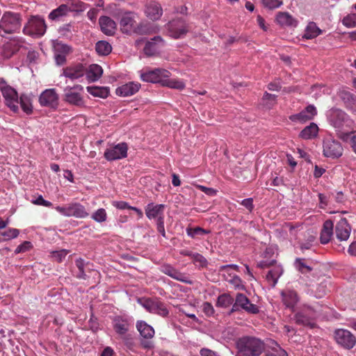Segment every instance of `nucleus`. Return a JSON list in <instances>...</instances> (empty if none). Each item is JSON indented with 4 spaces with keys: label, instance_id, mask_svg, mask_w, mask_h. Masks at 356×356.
Masks as SVG:
<instances>
[{
    "label": "nucleus",
    "instance_id": "1",
    "mask_svg": "<svg viewBox=\"0 0 356 356\" xmlns=\"http://www.w3.org/2000/svg\"><path fill=\"white\" fill-rule=\"evenodd\" d=\"M327 118L330 124L341 133L343 138L353 132L354 122L343 111L332 108L327 111Z\"/></svg>",
    "mask_w": 356,
    "mask_h": 356
},
{
    "label": "nucleus",
    "instance_id": "2",
    "mask_svg": "<svg viewBox=\"0 0 356 356\" xmlns=\"http://www.w3.org/2000/svg\"><path fill=\"white\" fill-rule=\"evenodd\" d=\"M138 16L134 12L124 13L120 20V27L122 33L127 34L138 33L145 34L147 31L143 23L137 22Z\"/></svg>",
    "mask_w": 356,
    "mask_h": 356
},
{
    "label": "nucleus",
    "instance_id": "3",
    "mask_svg": "<svg viewBox=\"0 0 356 356\" xmlns=\"http://www.w3.org/2000/svg\"><path fill=\"white\" fill-rule=\"evenodd\" d=\"M237 347L239 353L259 356L264 350L265 345L259 339L245 337L238 340Z\"/></svg>",
    "mask_w": 356,
    "mask_h": 356
},
{
    "label": "nucleus",
    "instance_id": "4",
    "mask_svg": "<svg viewBox=\"0 0 356 356\" xmlns=\"http://www.w3.org/2000/svg\"><path fill=\"white\" fill-rule=\"evenodd\" d=\"M22 17L19 13L5 12L0 20V27L4 34H12L20 31Z\"/></svg>",
    "mask_w": 356,
    "mask_h": 356
},
{
    "label": "nucleus",
    "instance_id": "5",
    "mask_svg": "<svg viewBox=\"0 0 356 356\" xmlns=\"http://www.w3.org/2000/svg\"><path fill=\"white\" fill-rule=\"evenodd\" d=\"M47 30V25L43 17L39 15H31L23 28L25 35L33 37L42 36Z\"/></svg>",
    "mask_w": 356,
    "mask_h": 356
},
{
    "label": "nucleus",
    "instance_id": "6",
    "mask_svg": "<svg viewBox=\"0 0 356 356\" xmlns=\"http://www.w3.org/2000/svg\"><path fill=\"white\" fill-rule=\"evenodd\" d=\"M83 92V87L81 85L67 86L64 89L63 101L70 105L82 107L85 104Z\"/></svg>",
    "mask_w": 356,
    "mask_h": 356
},
{
    "label": "nucleus",
    "instance_id": "7",
    "mask_svg": "<svg viewBox=\"0 0 356 356\" xmlns=\"http://www.w3.org/2000/svg\"><path fill=\"white\" fill-rule=\"evenodd\" d=\"M55 209L61 215L76 218H86L89 213L86 207L79 202H70L63 206H57Z\"/></svg>",
    "mask_w": 356,
    "mask_h": 356
},
{
    "label": "nucleus",
    "instance_id": "8",
    "mask_svg": "<svg viewBox=\"0 0 356 356\" xmlns=\"http://www.w3.org/2000/svg\"><path fill=\"white\" fill-rule=\"evenodd\" d=\"M333 336L336 343L343 349L350 350L356 345V337L348 330L337 329Z\"/></svg>",
    "mask_w": 356,
    "mask_h": 356
},
{
    "label": "nucleus",
    "instance_id": "9",
    "mask_svg": "<svg viewBox=\"0 0 356 356\" xmlns=\"http://www.w3.org/2000/svg\"><path fill=\"white\" fill-rule=\"evenodd\" d=\"M170 72L163 68L149 69L146 68L140 72V79L145 82L159 83L162 84L163 78H168Z\"/></svg>",
    "mask_w": 356,
    "mask_h": 356
},
{
    "label": "nucleus",
    "instance_id": "10",
    "mask_svg": "<svg viewBox=\"0 0 356 356\" xmlns=\"http://www.w3.org/2000/svg\"><path fill=\"white\" fill-rule=\"evenodd\" d=\"M257 267L259 268H266L273 267L270 269L266 276V280L271 284L272 286H275L277 282L279 277L282 275L283 270L280 265L276 264V261L272 259L270 261L264 260L261 261L257 264Z\"/></svg>",
    "mask_w": 356,
    "mask_h": 356
},
{
    "label": "nucleus",
    "instance_id": "11",
    "mask_svg": "<svg viewBox=\"0 0 356 356\" xmlns=\"http://www.w3.org/2000/svg\"><path fill=\"white\" fill-rule=\"evenodd\" d=\"M323 153L325 157L338 159L343 155V148L341 143L333 138H325L323 143Z\"/></svg>",
    "mask_w": 356,
    "mask_h": 356
},
{
    "label": "nucleus",
    "instance_id": "12",
    "mask_svg": "<svg viewBox=\"0 0 356 356\" xmlns=\"http://www.w3.org/2000/svg\"><path fill=\"white\" fill-rule=\"evenodd\" d=\"M141 305L149 312L166 317L169 311L165 303L159 299L147 298L140 300Z\"/></svg>",
    "mask_w": 356,
    "mask_h": 356
},
{
    "label": "nucleus",
    "instance_id": "13",
    "mask_svg": "<svg viewBox=\"0 0 356 356\" xmlns=\"http://www.w3.org/2000/svg\"><path fill=\"white\" fill-rule=\"evenodd\" d=\"M314 316L315 311L310 307L305 305L301 311L295 314L294 320L298 325L313 328L315 327V323L312 321Z\"/></svg>",
    "mask_w": 356,
    "mask_h": 356
},
{
    "label": "nucleus",
    "instance_id": "14",
    "mask_svg": "<svg viewBox=\"0 0 356 356\" xmlns=\"http://www.w3.org/2000/svg\"><path fill=\"white\" fill-rule=\"evenodd\" d=\"M128 145L126 143H120L107 148L104 152V158L108 161L120 160L127 156Z\"/></svg>",
    "mask_w": 356,
    "mask_h": 356
},
{
    "label": "nucleus",
    "instance_id": "15",
    "mask_svg": "<svg viewBox=\"0 0 356 356\" xmlns=\"http://www.w3.org/2000/svg\"><path fill=\"white\" fill-rule=\"evenodd\" d=\"M2 95L5 99L6 105L14 113H18L19 97L15 89L10 86L6 85L2 89Z\"/></svg>",
    "mask_w": 356,
    "mask_h": 356
},
{
    "label": "nucleus",
    "instance_id": "16",
    "mask_svg": "<svg viewBox=\"0 0 356 356\" xmlns=\"http://www.w3.org/2000/svg\"><path fill=\"white\" fill-rule=\"evenodd\" d=\"M168 26L170 35L175 39L183 38L189 30L188 25L181 18L170 22Z\"/></svg>",
    "mask_w": 356,
    "mask_h": 356
},
{
    "label": "nucleus",
    "instance_id": "17",
    "mask_svg": "<svg viewBox=\"0 0 356 356\" xmlns=\"http://www.w3.org/2000/svg\"><path fill=\"white\" fill-rule=\"evenodd\" d=\"M280 294L284 305L291 312H294L296 305L300 301L298 292L293 289L286 288L282 290Z\"/></svg>",
    "mask_w": 356,
    "mask_h": 356
},
{
    "label": "nucleus",
    "instance_id": "18",
    "mask_svg": "<svg viewBox=\"0 0 356 356\" xmlns=\"http://www.w3.org/2000/svg\"><path fill=\"white\" fill-rule=\"evenodd\" d=\"M39 102L42 106L55 108L58 105V95L54 88L47 89L40 94Z\"/></svg>",
    "mask_w": 356,
    "mask_h": 356
},
{
    "label": "nucleus",
    "instance_id": "19",
    "mask_svg": "<svg viewBox=\"0 0 356 356\" xmlns=\"http://www.w3.org/2000/svg\"><path fill=\"white\" fill-rule=\"evenodd\" d=\"M316 115V108L314 105H308L300 113L291 115L289 118L291 121L294 122L305 123L312 120Z\"/></svg>",
    "mask_w": 356,
    "mask_h": 356
},
{
    "label": "nucleus",
    "instance_id": "20",
    "mask_svg": "<svg viewBox=\"0 0 356 356\" xmlns=\"http://www.w3.org/2000/svg\"><path fill=\"white\" fill-rule=\"evenodd\" d=\"M164 44L165 42L161 36H155L146 42L143 51L146 56H152L157 54Z\"/></svg>",
    "mask_w": 356,
    "mask_h": 356
},
{
    "label": "nucleus",
    "instance_id": "21",
    "mask_svg": "<svg viewBox=\"0 0 356 356\" xmlns=\"http://www.w3.org/2000/svg\"><path fill=\"white\" fill-rule=\"evenodd\" d=\"M160 270L161 273L177 281L189 284L193 283L192 281L188 279V277L184 273L180 272L170 264H163L160 268Z\"/></svg>",
    "mask_w": 356,
    "mask_h": 356
},
{
    "label": "nucleus",
    "instance_id": "22",
    "mask_svg": "<svg viewBox=\"0 0 356 356\" xmlns=\"http://www.w3.org/2000/svg\"><path fill=\"white\" fill-rule=\"evenodd\" d=\"M236 305L248 314H257L259 312V307L252 303L250 299L243 293H237L236 295Z\"/></svg>",
    "mask_w": 356,
    "mask_h": 356
},
{
    "label": "nucleus",
    "instance_id": "23",
    "mask_svg": "<svg viewBox=\"0 0 356 356\" xmlns=\"http://www.w3.org/2000/svg\"><path fill=\"white\" fill-rule=\"evenodd\" d=\"M85 67L81 64H75L67 66L63 69V75L72 81L81 78L86 74Z\"/></svg>",
    "mask_w": 356,
    "mask_h": 356
},
{
    "label": "nucleus",
    "instance_id": "24",
    "mask_svg": "<svg viewBox=\"0 0 356 356\" xmlns=\"http://www.w3.org/2000/svg\"><path fill=\"white\" fill-rule=\"evenodd\" d=\"M113 328L117 334L120 335L121 338L128 343V341L131 339L130 334H127L129 328V322L121 318H116L113 322Z\"/></svg>",
    "mask_w": 356,
    "mask_h": 356
},
{
    "label": "nucleus",
    "instance_id": "25",
    "mask_svg": "<svg viewBox=\"0 0 356 356\" xmlns=\"http://www.w3.org/2000/svg\"><path fill=\"white\" fill-rule=\"evenodd\" d=\"M351 227L346 218H341L336 225L335 233L340 241H347L350 236Z\"/></svg>",
    "mask_w": 356,
    "mask_h": 356
},
{
    "label": "nucleus",
    "instance_id": "26",
    "mask_svg": "<svg viewBox=\"0 0 356 356\" xmlns=\"http://www.w3.org/2000/svg\"><path fill=\"white\" fill-rule=\"evenodd\" d=\"M141 85L138 82H129L116 88L115 93L118 96L129 97L136 94Z\"/></svg>",
    "mask_w": 356,
    "mask_h": 356
},
{
    "label": "nucleus",
    "instance_id": "27",
    "mask_svg": "<svg viewBox=\"0 0 356 356\" xmlns=\"http://www.w3.org/2000/svg\"><path fill=\"white\" fill-rule=\"evenodd\" d=\"M164 204H156L153 202L149 203L145 208L146 216L149 219H158L161 216H164Z\"/></svg>",
    "mask_w": 356,
    "mask_h": 356
},
{
    "label": "nucleus",
    "instance_id": "28",
    "mask_svg": "<svg viewBox=\"0 0 356 356\" xmlns=\"http://www.w3.org/2000/svg\"><path fill=\"white\" fill-rule=\"evenodd\" d=\"M102 31L107 35H113L116 30V23L109 17L102 16L99 19Z\"/></svg>",
    "mask_w": 356,
    "mask_h": 356
},
{
    "label": "nucleus",
    "instance_id": "29",
    "mask_svg": "<svg viewBox=\"0 0 356 356\" xmlns=\"http://www.w3.org/2000/svg\"><path fill=\"white\" fill-rule=\"evenodd\" d=\"M145 13L148 18L154 21L160 19L163 10L159 3L152 2L147 5Z\"/></svg>",
    "mask_w": 356,
    "mask_h": 356
},
{
    "label": "nucleus",
    "instance_id": "30",
    "mask_svg": "<svg viewBox=\"0 0 356 356\" xmlns=\"http://www.w3.org/2000/svg\"><path fill=\"white\" fill-rule=\"evenodd\" d=\"M334 224L332 220H325L321 232L320 241L322 244H327L330 242L333 235Z\"/></svg>",
    "mask_w": 356,
    "mask_h": 356
},
{
    "label": "nucleus",
    "instance_id": "31",
    "mask_svg": "<svg viewBox=\"0 0 356 356\" xmlns=\"http://www.w3.org/2000/svg\"><path fill=\"white\" fill-rule=\"evenodd\" d=\"M318 133V127L314 122H311L299 134V138L303 140H311L316 138Z\"/></svg>",
    "mask_w": 356,
    "mask_h": 356
},
{
    "label": "nucleus",
    "instance_id": "32",
    "mask_svg": "<svg viewBox=\"0 0 356 356\" xmlns=\"http://www.w3.org/2000/svg\"><path fill=\"white\" fill-rule=\"evenodd\" d=\"M136 328L141 337L144 339H152L154 337L155 332L154 328L148 325L145 321H139L136 323Z\"/></svg>",
    "mask_w": 356,
    "mask_h": 356
},
{
    "label": "nucleus",
    "instance_id": "33",
    "mask_svg": "<svg viewBox=\"0 0 356 356\" xmlns=\"http://www.w3.org/2000/svg\"><path fill=\"white\" fill-rule=\"evenodd\" d=\"M276 22L281 26H296L298 22L287 12H279L276 16Z\"/></svg>",
    "mask_w": 356,
    "mask_h": 356
},
{
    "label": "nucleus",
    "instance_id": "34",
    "mask_svg": "<svg viewBox=\"0 0 356 356\" xmlns=\"http://www.w3.org/2000/svg\"><path fill=\"white\" fill-rule=\"evenodd\" d=\"M32 97L27 94H21L19 98V104L22 111L27 115L33 113Z\"/></svg>",
    "mask_w": 356,
    "mask_h": 356
},
{
    "label": "nucleus",
    "instance_id": "35",
    "mask_svg": "<svg viewBox=\"0 0 356 356\" xmlns=\"http://www.w3.org/2000/svg\"><path fill=\"white\" fill-rule=\"evenodd\" d=\"M68 15V8L64 4L60 5L57 8L54 9L48 15L51 21H59L62 17Z\"/></svg>",
    "mask_w": 356,
    "mask_h": 356
},
{
    "label": "nucleus",
    "instance_id": "36",
    "mask_svg": "<svg viewBox=\"0 0 356 356\" xmlns=\"http://www.w3.org/2000/svg\"><path fill=\"white\" fill-rule=\"evenodd\" d=\"M341 97L344 102L347 108L356 112V95L351 94L349 92H343Z\"/></svg>",
    "mask_w": 356,
    "mask_h": 356
},
{
    "label": "nucleus",
    "instance_id": "37",
    "mask_svg": "<svg viewBox=\"0 0 356 356\" xmlns=\"http://www.w3.org/2000/svg\"><path fill=\"white\" fill-rule=\"evenodd\" d=\"M161 86L177 90H183L186 86L184 82L181 79H169L168 78H163Z\"/></svg>",
    "mask_w": 356,
    "mask_h": 356
},
{
    "label": "nucleus",
    "instance_id": "38",
    "mask_svg": "<svg viewBox=\"0 0 356 356\" xmlns=\"http://www.w3.org/2000/svg\"><path fill=\"white\" fill-rule=\"evenodd\" d=\"M321 33V30L314 22H309L306 27L304 38L306 39H313L317 37Z\"/></svg>",
    "mask_w": 356,
    "mask_h": 356
},
{
    "label": "nucleus",
    "instance_id": "39",
    "mask_svg": "<svg viewBox=\"0 0 356 356\" xmlns=\"http://www.w3.org/2000/svg\"><path fill=\"white\" fill-rule=\"evenodd\" d=\"M87 91L94 97L106 98L109 95V90L105 87L88 86Z\"/></svg>",
    "mask_w": 356,
    "mask_h": 356
},
{
    "label": "nucleus",
    "instance_id": "40",
    "mask_svg": "<svg viewBox=\"0 0 356 356\" xmlns=\"http://www.w3.org/2000/svg\"><path fill=\"white\" fill-rule=\"evenodd\" d=\"M95 50L100 56H107L111 52L112 47L108 42L102 40L96 43Z\"/></svg>",
    "mask_w": 356,
    "mask_h": 356
},
{
    "label": "nucleus",
    "instance_id": "41",
    "mask_svg": "<svg viewBox=\"0 0 356 356\" xmlns=\"http://www.w3.org/2000/svg\"><path fill=\"white\" fill-rule=\"evenodd\" d=\"M103 73L102 67L97 64H92L89 67L88 77L92 81H97L100 78Z\"/></svg>",
    "mask_w": 356,
    "mask_h": 356
},
{
    "label": "nucleus",
    "instance_id": "42",
    "mask_svg": "<svg viewBox=\"0 0 356 356\" xmlns=\"http://www.w3.org/2000/svg\"><path fill=\"white\" fill-rule=\"evenodd\" d=\"M294 266L302 274H307L312 270V268L307 264L305 259L296 258Z\"/></svg>",
    "mask_w": 356,
    "mask_h": 356
},
{
    "label": "nucleus",
    "instance_id": "43",
    "mask_svg": "<svg viewBox=\"0 0 356 356\" xmlns=\"http://www.w3.org/2000/svg\"><path fill=\"white\" fill-rule=\"evenodd\" d=\"M64 4L68 8V13L70 12L82 11L84 9V3L79 0H68Z\"/></svg>",
    "mask_w": 356,
    "mask_h": 356
},
{
    "label": "nucleus",
    "instance_id": "44",
    "mask_svg": "<svg viewBox=\"0 0 356 356\" xmlns=\"http://www.w3.org/2000/svg\"><path fill=\"white\" fill-rule=\"evenodd\" d=\"M234 299L228 293H223L218 296L217 306L221 307H227L233 304Z\"/></svg>",
    "mask_w": 356,
    "mask_h": 356
},
{
    "label": "nucleus",
    "instance_id": "45",
    "mask_svg": "<svg viewBox=\"0 0 356 356\" xmlns=\"http://www.w3.org/2000/svg\"><path fill=\"white\" fill-rule=\"evenodd\" d=\"M192 262L199 270L206 268L209 265L207 259L200 253H197Z\"/></svg>",
    "mask_w": 356,
    "mask_h": 356
},
{
    "label": "nucleus",
    "instance_id": "46",
    "mask_svg": "<svg viewBox=\"0 0 356 356\" xmlns=\"http://www.w3.org/2000/svg\"><path fill=\"white\" fill-rule=\"evenodd\" d=\"M19 50V47L16 44L8 42L3 45V55L6 58L11 57Z\"/></svg>",
    "mask_w": 356,
    "mask_h": 356
},
{
    "label": "nucleus",
    "instance_id": "47",
    "mask_svg": "<svg viewBox=\"0 0 356 356\" xmlns=\"http://www.w3.org/2000/svg\"><path fill=\"white\" fill-rule=\"evenodd\" d=\"M75 264L79 270V272L76 274V277L79 279L86 280L87 278V276L84 271L86 266L85 261L81 258H79L75 261Z\"/></svg>",
    "mask_w": 356,
    "mask_h": 356
},
{
    "label": "nucleus",
    "instance_id": "48",
    "mask_svg": "<svg viewBox=\"0 0 356 356\" xmlns=\"http://www.w3.org/2000/svg\"><path fill=\"white\" fill-rule=\"evenodd\" d=\"M91 218L97 222H105L107 218V213L106 210L103 208L97 209L92 213Z\"/></svg>",
    "mask_w": 356,
    "mask_h": 356
},
{
    "label": "nucleus",
    "instance_id": "49",
    "mask_svg": "<svg viewBox=\"0 0 356 356\" xmlns=\"http://www.w3.org/2000/svg\"><path fill=\"white\" fill-rule=\"evenodd\" d=\"M342 23L348 28L356 27V13H351L344 17Z\"/></svg>",
    "mask_w": 356,
    "mask_h": 356
},
{
    "label": "nucleus",
    "instance_id": "50",
    "mask_svg": "<svg viewBox=\"0 0 356 356\" xmlns=\"http://www.w3.org/2000/svg\"><path fill=\"white\" fill-rule=\"evenodd\" d=\"M226 280H227V282H229L231 284L233 285L234 289L241 291L245 290V285L243 284L241 279L238 275H233L232 278H230L229 280H228V278H226Z\"/></svg>",
    "mask_w": 356,
    "mask_h": 356
},
{
    "label": "nucleus",
    "instance_id": "51",
    "mask_svg": "<svg viewBox=\"0 0 356 356\" xmlns=\"http://www.w3.org/2000/svg\"><path fill=\"white\" fill-rule=\"evenodd\" d=\"M186 233L191 238H195L197 235H204L209 234V231L200 227H196L194 228H187Z\"/></svg>",
    "mask_w": 356,
    "mask_h": 356
},
{
    "label": "nucleus",
    "instance_id": "52",
    "mask_svg": "<svg viewBox=\"0 0 356 356\" xmlns=\"http://www.w3.org/2000/svg\"><path fill=\"white\" fill-rule=\"evenodd\" d=\"M19 234V231L15 228H9L8 229L1 232V236L3 237V240H10L17 238Z\"/></svg>",
    "mask_w": 356,
    "mask_h": 356
},
{
    "label": "nucleus",
    "instance_id": "53",
    "mask_svg": "<svg viewBox=\"0 0 356 356\" xmlns=\"http://www.w3.org/2000/svg\"><path fill=\"white\" fill-rule=\"evenodd\" d=\"M264 7L268 9H275L282 4V0H262Z\"/></svg>",
    "mask_w": 356,
    "mask_h": 356
},
{
    "label": "nucleus",
    "instance_id": "54",
    "mask_svg": "<svg viewBox=\"0 0 356 356\" xmlns=\"http://www.w3.org/2000/svg\"><path fill=\"white\" fill-rule=\"evenodd\" d=\"M32 244L30 241H24L22 244L19 245L15 250V254H17L19 253L25 252L31 250Z\"/></svg>",
    "mask_w": 356,
    "mask_h": 356
},
{
    "label": "nucleus",
    "instance_id": "55",
    "mask_svg": "<svg viewBox=\"0 0 356 356\" xmlns=\"http://www.w3.org/2000/svg\"><path fill=\"white\" fill-rule=\"evenodd\" d=\"M264 356H288L286 351L282 348H273L270 351L265 353Z\"/></svg>",
    "mask_w": 356,
    "mask_h": 356
},
{
    "label": "nucleus",
    "instance_id": "56",
    "mask_svg": "<svg viewBox=\"0 0 356 356\" xmlns=\"http://www.w3.org/2000/svg\"><path fill=\"white\" fill-rule=\"evenodd\" d=\"M68 251L66 250H60L51 252V257L58 262H61L63 259L67 256Z\"/></svg>",
    "mask_w": 356,
    "mask_h": 356
},
{
    "label": "nucleus",
    "instance_id": "57",
    "mask_svg": "<svg viewBox=\"0 0 356 356\" xmlns=\"http://www.w3.org/2000/svg\"><path fill=\"white\" fill-rule=\"evenodd\" d=\"M54 49L55 52L65 54H68L71 51V49L68 45L58 42L54 46Z\"/></svg>",
    "mask_w": 356,
    "mask_h": 356
},
{
    "label": "nucleus",
    "instance_id": "58",
    "mask_svg": "<svg viewBox=\"0 0 356 356\" xmlns=\"http://www.w3.org/2000/svg\"><path fill=\"white\" fill-rule=\"evenodd\" d=\"M156 229L157 231L163 236H165V231L164 227V216H161V218L156 220Z\"/></svg>",
    "mask_w": 356,
    "mask_h": 356
},
{
    "label": "nucleus",
    "instance_id": "59",
    "mask_svg": "<svg viewBox=\"0 0 356 356\" xmlns=\"http://www.w3.org/2000/svg\"><path fill=\"white\" fill-rule=\"evenodd\" d=\"M318 197L319 200V207L323 209H325L329 203V197L323 193H318Z\"/></svg>",
    "mask_w": 356,
    "mask_h": 356
},
{
    "label": "nucleus",
    "instance_id": "60",
    "mask_svg": "<svg viewBox=\"0 0 356 356\" xmlns=\"http://www.w3.org/2000/svg\"><path fill=\"white\" fill-rule=\"evenodd\" d=\"M33 204L37 205H41L46 207H50L52 206V203L49 201L45 200L42 195H39L35 200L33 202Z\"/></svg>",
    "mask_w": 356,
    "mask_h": 356
},
{
    "label": "nucleus",
    "instance_id": "61",
    "mask_svg": "<svg viewBox=\"0 0 356 356\" xmlns=\"http://www.w3.org/2000/svg\"><path fill=\"white\" fill-rule=\"evenodd\" d=\"M202 309L204 314L209 316H211L214 313V309L212 305L208 302H204Z\"/></svg>",
    "mask_w": 356,
    "mask_h": 356
},
{
    "label": "nucleus",
    "instance_id": "62",
    "mask_svg": "<svg viewBox=\"0 0 356 356\" xmlns=\"http://www.w3.org/2000/svg\"><path fill=\"white\" fill-rule=\"evenodd\" d=\"M241 204L245 207L249 211H252L254 209L253 199L247 198L244 199L241 202Z\"/></svg>",
    "mask_w": 356,
    "mask_h": 356
},
{
    "label": "nucleus",
    "instance_id": "63",
    "mask_svg": "<svg viewBox=\"0 0 356 356\" xmlns=\"http://www.w3.org/2000/svg\"><path fill=\"white\" fill-rule=\"evenodd\" d=\"M66 55L65 54H59L55 52L54 57L56 62V64L58 65H63L66 61Z\"/></svg>",
    "mask_w": 356,
    "mask_h": 356
},
{
    "label": "nucleus",
    "instance_id": "64",
    "mask_svg": "<svg viewBox=\"0 0 356 356\" xmlns=\"http://www.w3.org/2000/svg\"><path fill=\"white\" fill-rule=\"evenodd\" d=\"M200 354L201 356H218L214 351L205 348L200 350Z\"/></svg>",
    "mask_w": 356,
    "mask_h": 356
}]
</instances>
